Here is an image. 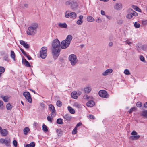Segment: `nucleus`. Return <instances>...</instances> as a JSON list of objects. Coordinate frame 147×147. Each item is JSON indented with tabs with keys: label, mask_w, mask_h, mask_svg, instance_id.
I'll list each match as a JSON object with an SVG mask.
<instances>
[{
	"label": "nucleus",
	"mask_w": 147,
	"mask_h": 147,
	"mask_svg": "<svg viewBox=\"0 0 147 147\" xmlns=\"http://www.w3.org/2000/svg\"><path fill=\"white\" fill-rule=\"evenodd\" d=\"M72 38L73 37L71 35H68L66 39L61 42L60 44L61 48L62 49L67 48L69 46Z\"/></svg>",
	"instance_id": "nucleus-1"
},
{
	"label": "nucleus",
	"mask_w": 147,
	"mask_h": 147,
	"mask_svg": "<svg viewBox=\"0 0 147 147\" xmlns=\"http://www.w3.org/2000/svg\"><path fill=\"white\" fill-rule=\"evenodd\" d=\"M38 27V24L37 23H34L32 25V26L28 28V31L27 32V34L29 35H34Z\"/></svg>",
	"instance_id": "nucleus-2"
},
{
	"label": "nucleus",
	"mask_w": 147,
	"mask_h": 147,
	"mask_svg": "<svg viewBox=\"0 0 147 147\" xmlns=\"http://www.w3.org/2000/svg\"><path fill=\"white\" fill-rule=\"evenodd\" d=\"M69 60L72 66L75 65L78 62L76 56L74 54L70 55L69 57Z\"/></svg>",
	"instance_id": "nucleus-3"
},
{
	"label": "nucleus",
	"mask_w": 147,
	"mask_h": 147,
	"mask_svg": "<svg viewBox=\"0 0 147 147\" xmlns=\"http://www.w3.org/2000/svg\"><path fill=\"white\" fill-rule=\"evenodd\" d=\"M0 143L5 144L7 147H10L11 140L9 138H1L0 139Z\"/></svg>",
	"instance_id": "nucleus-4"
},
{
	"label": "nucleus",
	"mask_w": 147,
	"mask_h": 147,
	"mask_svg": "<svg viewBox=\"0 0 147 147\" xmlns=\"http://www.w3.org/2000/svg\"><path fill=\"white\" fill-rule=\"evenodd\" d=\"M47 47H42L40 53V57L42 59L45 58L47 56Z\"/></svg>",
	"instance_id": "nucleus-5"
},
{
	"label": "nucleus",
	"mask_w": 147,
	"mask_h": 147,
	"mask_svg": "<svg viewBox=\"0 0 147 147\" xmlns=\"http://www.w3.org/2000/svg\"><path fill=\"white\" fill-rule=\"evenodd\" d=\"M98 94L99 96L102 98H108L109 97V95L107 92L104 90H100L99 91Z\"/></svg>",
	"instance_id": "nucleus-6"
},
{
	"label": "nucleus",
	"mask_w": 147,
	"mask_h": 147,
	"mask_svg": "<svg viewBox=\"0 0 147 147\" xmlns=\"http://www.w3.org/2000/svg\"><path fill=\"white\" fill-rule=\"evenodd\" d=\"M60 44V42L59 40L57 39H56L53 41L52 46L53 48H59Z\"/></svg>",
	"instance_id": "nucleus-7"
},
{
	"label": "nucleus",
	"mask_w": 147,
	"mask_h": 147,
	"mask_svg": "<svg viewBox=\"0 0 147 147\" xmlns=\"http://www.w3.org/2000/svg\"><path fill=\"white\" fill-rule=\"evenodd\" d=\"M23 95L29 103H31L32 102V99L31 98L30 94L29 92H24L23 93Z\"/></svg>",
	"instance_id": "nucleus-8"
},
{
	"label": "nucleus",
	"mask_w": 147,
	"mask_h": 147,
	"mask_svg": "<svg viewBox=\"0 0 147 147\" xmlns=\"http://www.w3.org/2000/svg\"><path fill=\"white\" fill-rule=\"evenodd\" d=\"M61 49L59 48L56 49L53 48L52 49V53L53 55L54 56L57 57L59 54Z\"/></svg>",
	"instance_id": "nucleus-9"
},
{
	"label": "nucleus",
	"mask_w": 147,
	"mask_h": 147,
	"mask_svg": "<svg viewBox=\"0 0 147 147\" xmlns=\"http://www.w3.org/2000/svg\"><path fill=\"white\" fill-rule=\"evenodd\" d=\"M114 8L115 9L117 10L121 9L122 8V5L121 3H116L114 6Z\"/></svg>",
	"instance_id": "nucleus-10"
},
{
	"label": "nucleus",
	"mask_w": 147,
	"mask_h": 147,
	"mask_svg": "<svg viewBox=\"0 0 147 147\" xmlns=\"http://www.w3.org/2000/svg\"><path fill=\"white\" fill-rule=\"evenodd\" d=\"M63 117L65 121L68 122L70 121L71 118V116L69 114H66L63 116Z\"/></svg>",
	"instance_id": "nucleus-11"
},
{
	"label": "nucleus",
	"mask_w": 147,
	"mask_h": 147,
	"mask_svg": "<svg viewBox=\"0 0 147 147\" xmlns=\"http://www.w3.org/2000/svg\"><path fill=\"white\" fill-rule=\"evenodd\" d=\"M20 44L22 45L26 49H28L30 47V45L28 44L26 42L22 40H21L20 41Z\"/></svg>",
	"instance_id": "nucleus-12"
},
{
	"label": "nucleus",
	"mask_w": 147,
	"mask_h": 147,
	"mask_svg": "<svg viewBox=\"0 0 147 147\" xmlns=\"http://www.w3.org/2000/svg\"><path fill=\"white\" fill-rule=\"evenodd\" d=\"M113 72V70L111 69H107L105 72L102 73V75L103 76H106L108 74H111Z\"/></svg>",
	"instance_id": "nucleus-13"
},
{
	"label": "nucleus",
	"mask_w": 147,
	"mask_h": 147,
	"mask_svg": "<svg viewBox=\"0 0 147 147\" xmlns=\"http://www.w3.org/2000/svg\"><path fill=\"white\" fill-rule=\"evenodd\" d=\"M22 63L26 67H30V65L28 62L24 58L22 59Z\"/></svg>",
	"instance_id": "nucleus-14"
},
{
	"label": "nucleus",
	"mask_w": 147,
	"mask_h": 147,
	"mask_svg": "<svg viewBox=\"0 0 147 147\" xmlns=\"http://www.w3.org/2000/svg\"><path fill=\"white\" fill-rule=\"evenodd\" d=\"M71 6L72 9H74L78 7V5L76 2L73 1L71 2Z\"/></svg>",
	"instance_id": "nucleus-15"
},
{
	"label": "nucleus",
	"mask_w": 147,
	"mask_h": 147,
	"mask_svg": "<svg viewBox=\"0 0 147 147\" xmlns=\"http://www.w3.org/2000/svg\"><path fill=\"white\" fill-rule=\"evenodd\" d=\"M94 105L95 102L93 100H90L86 103L87 106L89 107H92Z\"/></svg>",
	"instance_id": "nucleus-16"
},
{
	"label": "nucleus",
	"mask_w": 147,
	"mask_h": 147,
	"mask_svg": "<svg viewBox=\"0 0 147 147\" xmlns=\"http://www.w3.org/2000/svg\"><path fill=\"white\" fill-rule=\"evenodd\" d=\"M59 26L61 28H66L67 27V25L65 23H59L58 24Z\"/></svg>",
	"instance_id": "nucleus-17"
},
{
	"label": "nucleus",
	"mask_w": 147,
	"mask_h": 147,
	"mask_svg": "<svg viewBox=\"0 0 147 147\" xmlns=\"http://www.w3.org/2000/svg\"><path fill=\"white\" fill-rule=\"evenodd\" d=\"M0 133L3 136H5L7 135L8 131L7 130L5 129H2Z\"/></svg>",
	"instance_id": "nucleus-18"
},
{
	"label": "nucleus",
	"mask_w": 147,
	"mask_h": 147,
	"mask_svg": "<svg viewBox=\"0 0 147 147\" xmlns=\"http://www.w3.org/2000/svg\"><path fill=\"white\" fill-rule=\"evenodd\" d=\"M68 109L70 113L72 114H74L75 113L74 110L71 107L69 106L68 107Z\"/></svg>",
	"instance_id": "nucleus-19"
},
{
	"label": "nucleus",
	"mask_w": 147,
	"mask_h": 147,
	"mask_svg": "<svg viewBox=\"0 0 147 147\" xmlns=\"http://www.w3.org/2000/svg\"><path fill=\"white\" fill-rule=\"evenodd\" d=\"M91 90V89L90 87H86L84 89V92L86 93H88Z\"/></svg>",
	"instance_id": "nucleus-20"
},
{
	"label": "nucleus",
	"mask_w": 147,
	"mask_h": 147,
	"mask_svg": "<svg viewBox=\"0 0 147 147\" xmlns=\"http://www.w3.org/2000/svg\"><path fill=\"white\" fill-rule=\"evenodd\" d=\"M76 92H72L71 94V96L75 99H76L78 98Z\"/></svg>",
	"instance_id": "nucleus-21"
},
{
	"label": "nucleus",
	"mask_w": 147,
	"mask_h": 147,
	"mask_svg": "<svg viewBox=\"0 0 147 147\" xmlns=\"http://www.w3.org/2000/svg\"><path fill=\"white\" fill-rule=\"evenodd\" d=\"M30 130L29 127H26L23 130L24 134L25 135H27L28 133L30 131Z\"/></svg>",
	"instance_id": "nucleus-22"
},
{
	"label": "nucleus",
	"mask_w": 147,
	"mask_h": 147,
	"mask_svg": "<svg viewBox=\"0 0 147 147\" xmlns=\"http://www.w3.org/2000/svg\"><path fill=\"white\" fill-rule=\"evenodd\" d=\"M35 146V143L34 142H32L29 144H26L25 146V147H34Z\"/></svg>",
	"instance_id": "nucleus-23"
},
{
	"label": "nucleus",
	"mask_w": 147,
	"mask_h": 147,
	"mask_svg": "<svg viewBox=\"0 0 147 147\" xmlns=\"http://www.w3.org/2000/svg\"><path fill=\"white\" fill-rule=\"evenodd\" d=\"M70 16L71 18H75L77 16V14L75 12H72L70 13Z\"/></svg>",
	"instance_id": "nucleus-24"
},
{
	"label": "nucleus",
	"mask_w": 147,
	"mask_h": 147,
	"mask_svg": "<svg viewBox=\"0 0 147 147\" xmlns=\"http://www.w3.org/2000/svg\"><path fill=\"white\" fill-rule=\"evenodd\" d=\"M87 20L89 22H91L94 20V19L92 16H89L87 17Z\"/></svg>",
	"instance_id": "nucleus-25"
},
{
	"label": "nucleus",
	"mask_w": 147,
	"mask_h": 147,
	"mask_svg": "<svg viewBox=\"0 0 147 147\" xmlns=\"http://www.w3.org/2000/svg\"><path fill=\"white\" fill-rule=\"evenodd\" d=\"M129 11L130 12H131L133 16H137L138 14L137 13L135 12V11H133L131 9H129Z\"/></svg>",
	"instance_id": "nucleus-26"
},
{
	"label": "nucleus",
	"mask_w": 147,
	"mask_h": 147,
	"mask_svg": "<svg viewBox=\"0 0 147 147\" xmlns=\"http://www.w3.org/2000/svg\"><path fill=\"white\" fill-rule=\"evenodd\" d=\"M57 135L59 136H61L62 134V131L60 129H58L56 131Z\"/></svg>",
	"instance_id": "nucleus-27"
},
{
	"label": "nucleus",
	"mask_w": 147,
	"mask_h": 147,
	"mask_svg": "<svg viewBox=\"0 0 147 147\" xmlns=\"http://www.w3.org/2000/svg\"><path fill=\"white\" fill-rule=\"evenodd\" d=\"M73 105L78 108L81 107V105L77 102H75L73 104Z\"/></svg>",
	"instance_id": "nucleus-28"
},
{
	"label": "nucleus",
	"mask_w": 147,
	"mask_h": 147,
	"mask_svg": "<svg viewBox=\"0 0 147 147\" xmlns=\"http://www.w3.org/2000/svg\"><path fill=\"white\" fill-rule=\"evenodd\" d=\"M49 107L50 111H55V110L54 106L52 104H50L49 105Z\"/></svg>",
	"instance_id": "nucleus-29"
},
{
	"label": "nucleus",
	"mask_w": 147,
	"mask_h": 147,
	"mask_svg": "<svg viewBox=\"0 0 147 147\" xmlns=\"http://www.w3.org/2000/svg\"><path fill=\"white\" fill-rule=\"evenodd\" d=\"M140 137L139 135H135L131 137V139L133 140H136L138 139Z\"/></svg>",
	"instance_id": "nucleus-30"
},
{
	"label": "nucleus",
	"mask_w": 147,
	"mask_h": 147,
	"mask_svg": "<svg viewBox=\"0 0 147 147\" xmlns=\"http://www.w3.org/2000/svg\"><path fill=\"white\" fill-rule=\"evenodd\" d=\"M11 57L14 60H15V55L14 52L13 51H11Z\"/></svg>",
	"instance_id": "nucleus-31"
},
{
	"label": "nucleus",
	"mask_w": 147,
	"mask_h": 147,
	"mask_svg": "<svg viewBox=\"0 0 147 147\" xmlns=\"http://www.w3.org/2000/svg\"><path fill=\"white\" fill-rule=\"evenodd\" d=\"M6 107L7 109L8 110H10L11 109L12 107V106L11 104L9 103L6 105Z\"/></svg>",
	"instance_id": "nucleus-32"
},
{
	"label": "nucleus",
	"mask_w": 147,
	"mask_h": 147,
	"mask_svg": "<svg viewBox=\"0 0 147 147\" xmlns=\"http://www.w3.org/2000/svg\"><path fill=\"white\" fill-rule=\"evenodd\" d=\"M9 97L7 96H5L2 97L3 100L5 102H8Z\"/></svg>",
	"instance_id": "nucleus-33"
},
{
	"label": "nucleus",
	"mask_w": 147,
	"mask_h": 147,
	"mask_svg": "<svg viewBox=\"0 0 147 147\" xmlns=\"http://www.w3.org/2000/svg\"><path fill=\"white\" fill-rule=\"evenodd\" d=\"M57 123L58 124H61L63 123L62 119L61 118H59L57 120Z\"/></svg>",
	"instance_id": "nucleus-34"
},
{
	"label": "nucleus",
	"mask_w": 147,
	"mask_h": 147,
	"mask_svg": "<svg viewBox=\"0 0 147 147\" xmlns=\"http://www.w3.org/2000/svg\"><path fill=\"white\" fill-rule=\"evenodd\" d=\"M53 117H51V116H48L47 117V120L50 122L52 123V120L53 119Z\"/></svg>",
	"instance_id": "nucleus-35"
},
{
	"label": "nucleus",
	"mask_w": 147,
	"mask_h": 147,
	"mask_svg": "<svg viewBox=\"0 0 147 147\" xmlns=\"http://www.w3.org/2000/svg\"><path fill=\"white\" fill-rule=\"evenodd\" d=\"M5 71V68L2 67H0V76Z\"/></svg>",
	"instance_id": "nucleus-36"
},
{
	"label": "nucleus",
	"mask_w": 147,
	"mask_h": 147,
	"mask_svg": "<svg viewBox=\"0 0 147 147\" xmlns=\"http://www.w3.org/2000/svg\"><path fill=\"white\" fill-rule=\"evenodd\" d=\"M70 16V13L69 11H67L65 13V17L66 18H69Z\"/></svg>",
	"instance_id": "nucleus-37"
},
{
	"label": "nucleus",
	"mask_w": 147,
	"mask_h": 147,
	"mask_svg": "<svg viewBox=\"0 0 147 147\" xmlns=\"http://www.w3.org/2000/svg\"><path fill=\"white\" fill-rule=\"evenodd\" d=\"M42 129L44 131L47 132L48 131L47 127L44 124H43L42 125Z\"/></svg>",
	"instance_id": "nucleus-38"
},
{
	"label": "nucleus",
	"mask_w": 147,
	"mask_h": 147,
	"mask_svg": "<svg viewBox=\"0 0 147 147\" xmlns=\"http://www.w3.org/2000/svg\"><path fill=\"white\" fill-rule=\"evenodd\" d=\"M134 26L136 28H138L140 27V25L139 23H137V22H136L134 23Z\"/></svg>",
	"instance_id": "nucleus-39"
},
{
	"label": "nucleus",
	"mask_w": 147,
	"mask_h": 147,
	"mask_svg": "<svg viewBox=\"0 0 147 147\" xmlns=\"http://www.w3.org/2000/svg\"><path fill=\"white\" fill-rule=\"evenodd\" d=\"M62 103L59 100H58L57 101V103H56V105H57L59 107H61L62 105Z\"/></svg>",
	"instance_id": "nucleus-40"
},
{
	"label": "nucleus",
	"mask_w": 147,
	"mask_h": 147,
	"mask_svg": "<svg viewBox=\"0 0 147 147\" xmlns=\"http://www.w3.org/2000/svg\"><path fill=\"white\" fill-rule=\"evenodd\" d=\"M51 116L52 117H54L56 115V110L51 111Z\"/></svg>",
	"instance_id": "nucleus-41"
},
{
	"label": "nucleus",
	"mask_w": 147,
	"mask_h": 147,
	"mask_svg": "<svg viewBox=\"0 0 147 147\" xmlns=\"http://www.w3.org/2000/svg\"><path fill=\"white\" fill-rule=\"evenodd\" d=\"M124 73L127 75H129L130 74V73L129 70L125 69L124 71Z\"/></svg>",
	"instance_id": "nucleus-42"
},
{
	"label": "nucleus",
	"mask_w": 147,
	"mask_h": 147,
	"mask_svg": "<svg viewBox=\"0 0 147 147\" xmlns=\"http://www.w3.org/2000/svg\"><path fill=\"white\" fill-rule=\"evenodd\" d=\"M133 17V15L131 12V13L128 14L127 15V18L128 19H131Z\"/></svg>",
	"instance_id": "nucleus-43"
},
{
	"label": "nucleus",
	"mask_w": 147,
	"mask_h": 147,
	"mask_svg": "<svg viewBox=\"0 0 147 147\" xmlns=\"http://www.w3.org/2000/svg\"><path fill=\"white\" fill-rule=\"evenodd\" d=\"M136 109V107H132L130 109L128 112L129 113H131L133 111H135Z\"/></svg>",
	"instance_id": "nucleus-44"
},
{
	"label": "nucleus",
	"mask_w": 147,
	"mask_h": 147,
	"mask_svg": "<svg viewBox=\"0 0 147 147\" xmlns=\"http://www.w3.org/2000/svg\"><path fill=\"white\" fill-rule=\"evenodd\" d=\"M82 20H78L76 22L77 24L78 25H81L83 23Z\"/></svg>",
	"instance_id": "nucleus-45"
},
{
	"label": "nucleus",
	"mask_w": 147,
	"mask_h": 147,
	"mask_svg": "<svg viewBox=\"0 0 147 147\" xmlns=\"http://www.w3.org/2000/svg\"><path fill=\"white\" fill-rule=\"evenodd\" d=\"M133 8L137 11L140 12L141 11V9L137 6H134Z\"/></svg>",
	"instance_id": "nucleus-46"
},
{
	"label": "nucleus",
	"mask_w": 147,
	"mask_h": 147,
	"mask_svg": "<svg viewBox=\"0 0 147 147\" xmlns=\"http://www.w3.org/2000/svg\"><path fill=\"white\" fill-rule=\"evenodd\" d=\"M90 97H89L88 95L87 94H85L84 96V98L85 99H86L87 100H90Z\"/></svg>",
	"instance_id": "nucleus-47"
},
{
	"label": "nucleus",
	"mask_w": 147,
	"mask_h": 147,
	"mask_svg": "<svg viewBox=\"0 0 147 147\" xmlns=\"http://www.w3.org/2000/svg\"><path fill=\"white\" fill-rule=\"evenodd\" d=\"M123 22V21L121 19H120L117 20V23L119 25L122 24Z\"/></svg>",
	"instance_id": "nucleus-48"
},
{
	"label": "nucleus",
	"mask_w": 147,
	"mask_h": 147,
	"mask_svg": "<svg viewBox=\"0 0 147 147\" xmlns=\"http://www.w3.org/2000/svg\"><path fill=\"white\" fill-rule=\"evenodd\" d=\"M142 115L145 117H146L147 119V112L145 111H144L143 112Z\"/></svg>",
	"instance_id": "nucleus-49"
},
{
	"label": "nucleus",
	"mask_w": 147,
	"mask_h": 147,
	"mask_svg": "<svg viewBox=\"0 0 147 147\" xmlns=\"http://www.w3.org/2000/svg\"><path fill=\"white\" fill-rule=\"evenodd\" d=\"M136 105L138 107H140L142 106V103L141 102H138L137 103Z\"/></svg>",
	"instance_id": "nucleus-50"
},
{
	"label": "nucleus",
	"mask_w": 147,
	"mask_h": 147,
	"mask_svg": "<svg viewBox=\"0 0 147 147\" xmlns=\"http://www.w3.org/2000/svg\"><path fill=\"white\" fill-rule=\"evenodd\" d=\"M140 59L141 61H143V62H145V60L144 58V57L142 55H140Z\"/></svg>",
	"instance_id": "nucleus-51"
},
{
	"label": "nucleus",
	"mask_w": 147,
	"mask_h": 147,
	"mask_svg": "<svg viewBox=\"0 0 147 147\" xmlns=\"http://www.w3.org/2000/svg\"><path fill=\"white\" fill-rule=\"evenodd\" d=\"M77 128L76 127H75V128H74V129L72 131V134H76V133L77 132Z\"/></svg>",
	"instance_id": "nucleus-52"
},
{
	"label": "nucleus",
	"mask_w": 147,
	"mask_h": 147,
	"mask_svg": "<svg viewBox=\"0 0 147 147\" xmlns=\"http://www.w3.org/2000/svg\"><path fill=\"white\" fill-rule=\"evenodd\" d=\"M141 48L143 50H145L147 48V46L145 45H143L141 46Z\"/></svg>",
	"instance_id": "nucleus-53"
},
{
	"label": "nucleus",
	"mask_w": 147,
	"mask_h": 147,
	"mask_svg": "<svg viewBox=\"0 0 147 147\" xmlns=\"http://www.w3.org/2000/svg\"><path fill=\"white\" fill-rule=\"evenodd\" d=\"M20 49L21 52H22V53H23V54L24 56H26L27 55V54H26V52L24 51V50L22 48H20Z\"/></svg>",
	"instance_id": "nucleus-54"
},
{
	"label": "nucleus",
	"mask_w": 147,
	"mask_h": 147,
	"mask_svg": "<svg viewBox=\"0 0 147 147\" xmlns=\"http://www.w3.org/2000/svg\"><path fill=\"white\" fill-rule=\"evenodd\" d=\"M13 144L14 146L15 147H16L17 145V142L16 140H14L13 141Z\"/></svg>",
	"instance_id": "nucleus-55"
},
{
	"label": "nucleus",
	"mask_w": 147,
	"mask_h": 147,
	"mask_svg": "<svg viewBox=\"0 0 147 147\" xmlns=\"http://www.w3.org/2000/svg\"><path fill=\"white\" fill-rule=\"evenodd\" d=\"M131 134L132 135L135 136L137 134V133L135 131H134L131 133Z\"/></svg>",
	"instance_id": "nucleus-56"
},
{
	"label": "nucleus",
	"mask_w": 147,
	"mask_h": 147,
	"mask_svg": "<svg viewBox=\"0 0 147 147\" xmlns=\"http://www.w3.org/2000/svg\"><path fill=\"white\" fill-rule=\"evenodd\" d=\"M142 22L143 25H146L147 24V20L142 21Z\"/></svg>",
	"instance_id": "nucleus-57"
},
{
	"label": "nucleus",
	"mask_w": 147,
	"mask_h": 147,
	"mask_svg": "<svg viewBox=\"0 0 147 147\" xmlns=\"http://www.w3.org/2000/svg\"><path fill=\"white\" fill-rule=\"evenodd\" d=\"M71 2L69 1H67L65 2V4L67 5H69L70 4L71 5Z\"/></svg>",
	"instance_id": "nucleus-58"
},
{
	"label": "nucleus",
	"mask_w": 147,
	"mask_h": 147,
	"mask_svg": "<svg viewBox=\"0 0 147 147\" xmlns=\"http://www.w3.org/2000/svg\"><path fill=\"white\" fill-rule=\"evenodd\" d=\"M82 125V123L81 122H79L76 125V126L75 127H76L77 128V127L80 126Z\"/></svg>",
	"instance_id": "nucleus-59"
},
{
	"label": "nucleus",
	"mask_w": 147,
	"mask_h": 147,
	"mask_svg": "<svg viewBox=\"0 0 147 147\" xmlns=\"http://www.w3.org/2000/svg\"><path fill=\"white\" fill-rule=\"evenodd\" d=\"M125 42L127 44H128L129 45H130L132 43L131 42H129L128 40H127L126 41H125Z\"/></svg>",
	"instance_id": "nucleus-60"
},
{
	"label": "nucleus",
	"mask_w": 147,
	"mask_h": 147,
	"mask_svg": "<svg viewBox=\"0 0 147 147\" xmlns=\"http://www.w3.org/2000/svg\"><path fill=\"white\" fill-rule=\"evenodd\" d=\"M96 21L98 23H100L102 22L101 20L99 18H98V19H96Z\"/></svg>",
	"instance_id": "nucleus-61"
},
{
	"label": "nucleus",
	"mask_w": 147,
	"mask_h": 147,
	"mask_svg": "<svg viewBox=\"0 0 147 147\" xmlns=\"http://www.w3.org/2000/svg\"><path fill=\"white\" fill-rule=\"evenodd\" d=\"M89 117L91 119H94V117L92 115H89Z\"/></svg>",
	"instance_id": "nucleus-62"
},
{
	"label": "nucleus",
	"mask_w": 147,
	"mask_h": 147,
	"mask_svg": "<svg viewBox=\"0 0 147 147\" xmlns=\"http://www.w3.org/2000/svg\"><path fill=\"white\" fill-rule=\"evenodd\" d=\"M26 57L28 60H30L31 59V57L29 55H27L26 56H25Z\"/></svg>",
	"instance_id": "nucleus-63"
},
{
	"label": "nucleus",
	"mask_w": 147,
	"mask_h": 147,
	"mask_svg": "<svg viewBox=\"0 0 147 147\" xmlns=\"http://www.w3.org/2000/svg\"><path fill=\"white\" fill-rule=\"evenodd\" d=\"M83 18V16L82 15H80L79 16V20H82Z\"/></svg>",
	"instance_id": "nucleus-64"
}]
</instances>
